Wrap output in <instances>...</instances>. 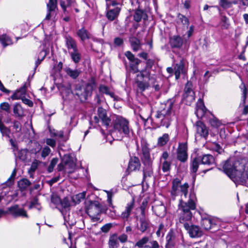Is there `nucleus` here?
Returning a JSON list of instances; mask_svg holds the SVG:
<instances>
[{
	"instance_id": "49530a36",
	"label": "nucleus",
	"mask_w": 248,
	"mask_h": 248,
	"mask_svg": "<svg viewBox=\"0 0 248 248\" xmlns=\"http://www.w3.org/2000/svg\"><path fill=\"white\" fill-rule=\"evenodd\" d=\"M0 42L4 47L12 44L11 39L5 34L0 36Z\"/></svg>"
},
{
	"instance_id": "f257e3e1",
	"label": "nucleus",
	"mask_w": 248,
	"mask_h": 248,
	"mask_svg": "<svg viewBox=\"0 0 248 248\" xmlns=\"http://www.w3.org/2000/svg\"><path fill=\"white\" fill-rule=\"evenodd\" d=\"M247 162L248 160L245 158L236 160L229 159L223 165L222 169L229 177L234 178L239 181Z\"/></svg>"
},
{
	"instance_id": "6e6d98bb",
	"label": "nucleus",
	"mask_w": 248,
	"mask_h": 248,
	"mask_svg": "<svg viewBox=\"0 0 248 248\" xmlns=\"http://www.w3.org/2000/svg\"><path fill=\"white\" fill-rule=\"evenodd\" d=\"M158 247L159 245L156 241L151 240L143 248H158Z\"/></svg>"
},
{
	"instance_id": "5fc2aeb1",
	"label": "nucleus",
	"mask_w": 248,
	"mask_h": 248,
	"mask_svg": "<svg viewBox=\"0 0 248 248\" xmlns=\"http://www.w3.org/2000/svg\"><path fill=\"white\" fill-rule=\"evenodd\" d=\"M58 162V158H53L51 160V162L48 167L47 171L49 172H52L54 169V167L56 166V165L57 164Z\"/></svg>"
},
{
	"instance_id": "7c9ffc66",
	"label": "nucleus",
	"mask_w": 248,
	"mask_h": 248,
	"mask_svg": "<svg viewBox=\"0 0 248 248\" xmlns=\"http://www.w3.org/2000/svg\"><path fill=\"white\" fill-rule=\"evenodd\" d=\"M17 185L19 189L21 191H23L31 185V182L27 179L23 178L18 182Z\"/></svg>"
},
{
	"instance_id": "f03ea898",
	"label": "nucleus",
	"mask_w": 248,
	"mask_h": 248,
	"mask_svg": "<svg viewBox=\"0 0 248 248\" xmlns=\"http://www.w3.org/2000/svg\"><path fill=\"white\" fill-rule=\"evenodd\" d=\"M113 134L117 136V140H121L123 137H128L132 130L129 127V122L121 116H117L113 123Z\"/></svg>"
},
{
	"instance_id": "ea45409f",
	"label": "nucleus",
	"mask_w": 248,
	"mask_h": 248,
	"mask_svg": "<svg viewBox=\"0 0 248 248\" xmlns=\"http://www.w3.org/2000/svg\"><path fill=\"white\" fill-rule=\"evenodd\" d=\"M219 24L222 29H228L230 26L229 18L224 16H221Z\"/></svg>"
},
{
	"instance_id": "412c9836",
	"label": "nucleus",
	"mask_w": 248,
	"mask_h": 248,
	"mask_svg": "<svg viewBox=\"0 0 248 248\" xmlns=\"http://www.w3.org/2000/svg\"><path fill=\"white\" fill-rule=\"evenodd\" d=\"M108 9L107 13V17L110 21H113L118 16L121 9L118 7H115L113 9H110V7Z\"/></svg>"
},
{
	"instance_id": "338daca9",
	"label": "nucleus",
	"mask_w": 248,
	"mask_h": 248,
	"mask_svg": "<svg viewBox=\"0 0 248 248\" xmlns=\"http://www.w3.org/2000/svg\"><path fill=\"white\" fill-rule=\"evenodd\" d=\"M107 8H109L111 6H115L118 4L117 0H105Z\"/></svg>"
},
{
	"instance_id": "c756f323",
	"label": "nucleus",
	"mask_w": 248,
	"mask_h": 248,
	"mask_svg": "<svg viewBox=\"0 0 248 248\" xmlns=\"http://www.w3.org/2000/svg\"><path fill=\"white\" fill-rule=\"evenodd\" d=\"M65 161H64V165L65 166V170L69 169V170L67 171L69 173H72L73 170L75 169L76 165L75 163L71 159V158L67 155H65Z\"/></svg>"
},
{
	"instance_id": "4d7b16f0",
	"label": "nucleus",
	"mask_w": 248,
	"mask_h": 248,
	"mask_svg": "<svg viewBox=\"0 0 248 248\" xmlns=\"http://www.w3.org/2000/svg\"><path fill=\"white\" fill-rule=\"evenodd\" d=\"M0 108L7 112H9L10 105L7 102H3L0 104Z\"/></svg>"
},
{
	"instance_id": "0eeeda50",
	"label": "nucleus",
	"mask_w": 248,
	"mask_h": 248,
	"mask_svg": "<svg viewBox=\"0 0 248 248\" xmlns=\"http://www.w3.org/2000/svg\"><path fill=\"white\" fill-rule=\"evenodd\" d=\"M101 204L96 201L91 202L86 208V213L93 222L100 220V214L102 212Z\"/></svg>"
},
{
	"instance_id": "603ef678",
	"label": "nucleus",
	"mask_w": 248,
	"mask_h": 248,
	"mask_svg": "<svg viewBox=\"0 0 248 248\" xmlns=\"http://www.w3.org/2000/svg\"><path fill=\"white\" fill-rule=\"evenodd\" d=\"M125 56L129 60L130 62H136L137 63L138 62H139V59L135 58L134 55L130 51H126L125 52Z\"/></svg>"
},
{
	"instance_id": "f8f14e48",
	"label": "nucleus",
	"mask_w": 248,
	"mask_h": 248,
	"mask_svg": "<svg viewBox=\"0 0 248 248\" xmlns=\"http://www.w3.org/2000/svg\"><path fill=\"white\" fill-rule=\"evenodd\" d=\"M8 213L15 217H22L28 218V215L26 211L23 208H19V205L17 204H15L9 207L8 208Z\"/></svg>"
},
{
	"instance_id": "37998d69",
	"label": "nucleus",
	"mask_w": 248,
	"mask_h": 248,
	"mask_svg": "<svg viewBox=\"0 0 248 248\" xmlns=\"http://www.w3.org/2000/svg\"><path fill=\"white\" fill-rule=\"evenodd\" d=\"M247 179L248 180V161L240 176L239 182L242 185H244L247 182Z\"/></svg>"
},
{
	"instance_id": "58836bf2",
	"label": "nucleus",
	"mask_w": 248,
	"mask_h": 248,
	"mask_svg": "<svg viewBox=\"0 0 248 248\" xmlns=\"http://www.w3.org/2000/svg\"><path fill=\"white\" fill-rule=\"evenodd\" d=\"M170 139V136L168 134L165 133L162 136L158 138L157 140V145L159 146H163L166 145Z\"/></svg>"
},
{
	"instance_id": "20e7f679",
	"label": "nucleus",
	"mask_w": 248,
	"mask_h": 248,
	"mask_svg": "<svg viewBox=\"0 0 248 248\" xmlns=\"http://www.w3.org/2000/svg\"><path fill=\"white\" fill-rule=\"evenodd\" d=\"M96 84L94 78H91L83 86L77 87L75 90V94L79 98L81 101H85L89 96H91L93 91L96 88Z\"/></svg>"
},
{
	"instance_id": "9d476101",
	"label": "nucleus",
	"mask_w": 248,
	"mask_h": 248,
	"mask_svg": "<svg viewBox=\"0 0 248 248\" xmlns=\"http://www.w3.org/2000/svg\"><path fill=\"white\" fill-rule=\"evenodd\" d=\"M57 9V0H49L46 4L47 14L45 19L50 20L54 18L56 15V9Z\"/></svg>"
},
{
	"instance_id": "2eb2a0df",
	"label": "nucleus",
	"mask_w": 248,
	"mask_h": 248,
	"mask_svg": "<svg viewBox=\"0 0 248 248\" xmlns=\"http://www.w3.org/2000/svg\"><path fill=\"white\" fill-rule=\"evenodd\" d=\"M174 74L176 79L179 78L181 74H185L186 72L185 68V61L182 59L178 63L175 64L174 67Z\"/></svg>"
},
{
	"instance_id": "3c124183",
	"label": "nucleus",
	"mask_w": 248,
	"mask_h": 248,
	"mask_svg": "<svg viewBox=\"0 0 248 248\" xmlns=\"http://www.w3.org/2000/svg\"><path fill=\"white\" fill-rule=\"evenodd\" d=\"M153 174V169L151 167V165L147 166L146 168L143 170V177L146 178L147 177H151Z\"/></svg>"
},
{
	"instance_id": "4be33fe9",
	"label": "nucleus",
	"mask_w": 248,
	"mask_h": 248,
	"mask_svg": "<svg viewBox=\"0 0 248 248\" xmlns=\"http://www.w3.org/2000/svg\"><path fill=\"white\" fill-rule=\"evenodd\" d=\"M133 18L134 20L136 22H139L142 19H143L144 20H147L148 16L144 10L138 9H136L135 11L134 14L133 15Z\"/></svg>"
},
{
	"instance_id": "f3484780",
	"label": "nucleus",
	"mask_w": 248,
	"mask_h": 248,
	"mask_svg": "<svg viewBox=\"0 0 248 248\" xmlns=\"http://www.w3.org/2000/svg\"><path fill=\"white\" fill-rule=\"evenodd\" d=\"M197 133L201 136L206 138L208 135V130L206 125L202 122L198 121L196 123Z\"/></svg>"
},
{
	"instance_id": "1a4fd4ad",
	"label": "nucleus",
	"mask_w": 248,
	"mask_h": 248,
	"mask_svg": "<svg viewBox=\"0 0 248 248\" xmlns=\"http://www.w3.org/2000/svg\"><path fill=\"white\" fill-rule=\"evenodd\" d=\"M183 99L186 104L189 105L195 100V93L192 89V83L191 81H187L186 85Z\"/></svg>"
},
{
	"instance_id": "a878e982",
	"label": "nucleus",
	"mask_w": 248,
	"mask_h": 248,
	"mask_svg": "<svg viewBox=\"0 0 248 248\" xmlns=\"http://www.w3.org/2000/svg\"><path fill=\"white\" fill-rule=\"evenodd\" d=\"M134 200H132V201L127 204L125 211L121 214L122 217L123 218H127L129 217L131 212L134 208Z\"/></svg>"
},
{
	"instance_id": "774afa93",
	"label": "nucleus",
	"mask_w": 248,
	"mask_h": 248,
	"mask_svg": "<svg viewBox=\"0 0 248 248\" xmlns=\"http://www.w3.org/2000/svg\"><path fill=\"white\" fill-rule=\"evenodd\" d=\"M156 234L158 236L163 235L164 234V225L160 224L159 226L158 230L156 231Z\"/></svg>"
},
{
	"instance_id": "cd10ccee",
	"label": "nucleus",
	"mask_w": 248,
	"mask_h": 248,
	"mask_svg": "<svg viewBox=\"0 0 248 248\" xmlns=\"http://www.w3.org/2000/svg\"><path fill=\"white\" fill-rule=\"evenodd\" d=\"M108 244L109 248H117L119 244L117 234H113L110 235Z\"/></svg>"
},
{
	"instance_id": "680f3d73",
	"label": "nucleus",
	"mask_w": 248,
	"mask_h": 248,
	"mask_svg": "<svg viewBox=\"0 0 248 248\" xmlns=\"http://www.w3.org/2000/svg\"><path fill=\"white\" fill-rule=\"evenodd\" d=\"M61 200L57 195L52 196L51 197V202L56 206L60 205Z\"/></svg>"
},
{
	"instance_id": "7ed1b4c3",
	"label": "nucleus",
	"mask_w": 248,
	"mask_h": 248,
	"mask_svg": "<svg viewBox=\"0 0 248 248\" xmlns=\"http://www.w3.org/2000/svg\"><path fill=\"white\" fill-rule=\"evenodd\" d=\"M195 199V195L194 194H190L189 199L187 202H183L182 198L180 200L179 209L183 212V214L180 218V222L181 223H182V221H188L191 218L192 214L190 210L195 209L196 207Z\"/></svg>"
},
{
	"instance_id": "a211bd4d",
	"label": "nucleus",
	"mask_w": 248,
	"mask_h": 248,
	"mask_svg": "<svg viewBox=\"0 0 248 248\" xmlns=\"http://www.w3.org/2000/svg\"><path fill=\"white\" fill-rule=\"evenodd\" d=\"M97 111L99 118L104 124L108 127L110 123V119L107 116L106 110L102 107H99Z\"/></svg>"
},
{
	"instance_id": "69168bd1",
	"label": "nucleus",
	"mask_w": 248,
	"mask_h": 248,
	"mask_svg": "<svg viewBox=\"0 0 248 248\" xmlns=\"http://www.w3.org/2000/svg\"><path fill=\"white\" fill-rule=\"evenodd\" d=\"M209 123L211 125L214 127H218L219 126L220 124L219 121L216 118L210 119Z\"/></svg>"
},
{
	"instance_id": "c85d7f7f",
	"label": "nucleus",
	"mask_w": 248,
	"mask_h": 248,
	"mask_svg": "<svg viewBox=\"0 0 248 248\" xmlns=\"http://www.w3.org/2000/svg\"><path fill=\"white\" fill-rule=\"evenodd\" d=\"M99 91L101 93L106 94L109 95L111 98L116 99V96L114 93L110 90V89L104 85H100L99 87Z\"/></svg>"
},
{
	"instance_id": "13d9d810",
	"label": "nucleus",
	"mask_w": 248,
	"mask_h": 248,
	"mask_svg": "<svg viewBox=\"0 0 248 248\" xmlns=\"http://www.w3.org/2000/svg\"><path fill=\"white\" fill-rule=\"evenodd\" d=\"M0 131L3 136H9L10 130L7 127H5L3 124L0 126Z\"/></svg>"
},
{
	"instance_id": "e433bc0d",
	"label": "nucleus",
	"mask_w": 248,
	"mask_h": 248,
	"mask_svg": "<svg viewBox=\"0 0 248 248\" xmlns=\"http://www.w3.org/2000/svg\"><path fill=\"white\" fill-rule=\"evenodd\" d=\"M129 40L133 50L134 51H138L140 48V41L135 37H131Z\"/></svg>"
},
{
	"instance_id": "423d86ee",
	"label": "nucleus",
	"mask_w": 248,
	"mask_h": 248,
	"mask_svg": "<svg viewBox=\"0 0 248 248\" xmlns=\"http://www.w3.org/2000/svg\"><path fill=\"white\" fill-rule=\"evenodd\" d=\"M189 185L188 183H185L182 184L181 181L178 178L174 179L172 182V187L170 191L171 198L175 200V197L178 196L186 197Z\"/></svg>"
},
{
	"instance_id": "aec40b11",
	"label": "nucleus",
	"mask_w": 248,
	"mask_h": 248,
	"mask_svg": "<svg viewBox=\"0 0 248 248\" xmlns=\"http://www.w3.org/2000/svg\"><path fill=\"white\" fill-rule=\"evenodd\" d=\"M140 167V163L139 159L136 156L131 157L128 167V170L130 171L139 170Z\"/></svg>"
},
{
	"instance_id": "6e6552de",
	"label": "nucleus",
	"mask_w": 248,
	"mask_h": 248,
	"mask_svg": "<svg viewBox=\"0 0 248 248\" xmlns=\"http://www.w3.org/2000/svg\"><path fill=\"white\" fill-rule=\"evenodd\" d=\"M149 72L146 70L141 71L139 74L137 75L136 83L140 92L144 91L149 86V83L144 79L145 78L149 79Z\"/></svg>"
},
{
	"instance_id": "9b49d317",
	"label": "nucleus",
	"mask_w": 248,
	"mask_h": 248,
	"mask_svg": "<svg viewBox=\"0 0 248 248\" xmlns=\"http://www.w3.org/2000/svg\"><path fill=\"white\" fill-rule=\"evenodd\" d=\"M187 146L186 143H180L177 151V158L182 162L187 159Z\"/></svg>"
},
{
	"instance_id": "5701e85b",
	"label": "nucleus",
	"mask_w": 248,
	"mask_h": 248,
	"mask_svg": "<svg viewBox=\"0 0 248 248\" xmlns=\"http://www.w3.org/2000/svg\"><path fill=\"white\" fill-rule=\"evenodd\" d=\"M199 160L201 163L204 165H212L215 163V160L214 156L209 154H205L202 156H198Z\"/></svg>"
},
{
	"instance_id": "79ce46f5",
	"label": "nucleus",
	"mask_w": 248,
	"mask_h": 248,
	"mask_svg": "<svg viewBox=\"0 0 248 248\" xmlns=\"http://www.w3.org/2000/svg\"><path fill=\"white\" fill-rule=\"evenodd\" d=\"M86 196V192H83L80 193H78L77 195L73 196L72 197V200L73 202L75 203V204H78L81 201V200H83Z\"/></svg>"
},
{
	"instance_id": "8fccbe9b",
	"label": "nucleus",
	"mask_w": 248,
	"mask_h": 248,
	"mask_svg": "<svg viewBox=\"0 0 248 248\" xmlns=\"http://www.w3.org/2000/svg\"><path fill=\"white\" fill-rule=\"evenodd\" d=\"M60 205L64 209H69L70 206V203L68 198L67 197H65L62 200H61Z\"/></svg>"
},
{
	"instance_id": "e2e57ef3",
	"label": "nucleus",
	"mask_w": 248,
	"mask_h": 248,
	"mask_svg": "<svg viewBox=\"0 0 248 248\" xmlns=\"http://www.w3.org/2000/svg\"><path fill=\"white\" fill-rule=\"evenodd\" d=\"M46 142L47 145L50 146L52 148H54L56 145V141L55 140L47 138L46 139Z\"/></svg>"
},
{
	"instance_id": "bb28decb",
	"label": "nucleus",
	"mask_w": 248,
	"mask_h": 248,
	"mask_svg": "<svg viewBox=\"0 0 248 248\" xmlns=\"http://www.w3.org/2000/svg\"><path fill=\"white\" fill-rule=\"evenodd\" d=\"M214 225L215 224L211 218H204L201 221L202 227L205 230L211 229Z\"/></svg>"
},
{
	"instance_id": "c03bdc74",
	"label": "nucleus",
	"mask_w": 248,
	"mask_h": 248,
	"mask_svg": "<svg viewBox=\"0 0 248 248\" xmlns=\"http://www.w3.org/2000/svg\"><path fill=\"white\" fill-rule=\"evenodd\" d=\"M240 88L241 89L242 92V99L243 102L244 104H246V98L247 95L248 93V87L246 86V85L244 83H242L240 86Z\"/></svg>"
},
{
	"instance_id": "864d4df0",
	"label": "nucleus",
	"mask_w": 248,
	"mask_h": 248,
	"mask_svg": "<svg viewBox=\"0 0 248 248\" xmlns=\"http://www.w3.org/2000/svg\"><path fill=\"white\" fill-rule=\"evenodd\" d=\"M140 61L139 60L138 62H130L129 64L130 70L134 73H136L139 71L138 65L140 63Z\"/></svg>"
},
{
	"instance_id": "473e14b6",
	"label": "nucleus",
	"mask_w": 248,
	"mask_h": 248,
	"mask_svg": "<svg viewBox=\"0 0 248 248\" xmlns=\"http://www.w3.org/2000/svg\"><path fill=\"white\" fill-rule=\"evenodd\" d=\"M77 34L82 41H84L86 39L90 38V34L84 28H82L78 30L77 32Z\"/></svg>"
},
{
	"instance_id": "f704fd0d",
	"label": "nucleus",
	"mask_w": 248,
	"mask_h": 248,
	"mask_svg": "<svg viewBox=\"0 0 248 248\" xmlns=\"http://www.w3.org/2000/svg\"><path fill=\"white\" fill-rule=\"evenodd\" d=\"M13 112L16 117L21 118L24 115V110L21 105L18 103H16L14 105L13 107Z\"/></svg>"
},
{
	"instance_id": "6ab92c4d",
	"label": "nucleus",
	"mask_w": 248,
	"mask_h": 248,
	"mask_svg": "<svg viewBox=\"0 0 248 248\" xmlns=\"http://www.w3.org/2000/svg\"><path fill=\"white\" fill-rule=\"evenodd\" d=\"M170 44L172 48H180L183 44V39L179 35H173L170 39Z\"/></svg>"
},
{
	"instance_id": "2f4dec72",
	"label": "nucleus",
	"mask_w": 248,
	"mask_h": 248,
	"mask_svg": "<svg viewBox=\"0 0 248 248\" xmlns=\"http://www.w3.org/2000/svg\"><path fill=\"white\" fill-rule=\"evenodd\" d=\"M69 53L71 59L75 63H78L81 60V55L79 52L78 48L76 50H72V51H70Z\"/></svg>"
},
{
	"instance_id": "c9c22d12",
	"label": "nucleus",
	"mask_w": 248,
	"mask_h": 248,
	"mask_svg": "<svg viewBox=\"0 0 248 248\" xmlns=\"http://www.w3.org/2000/svg\"><path fill=\"white\" fill-rule=\"evenodd\" d=\"M64 71L69 77L73 79H76L79 75L80 71L78 69L72 70L69 67H66L64 69Z\"/></svg>"
},
{
	"instance_id": "a19ab883",
	"label": "nucleus",
	"mask_w": 248,
	"mask_h": 248,
	"mask_svg": "<svg viewBox=\"0 0 248 248\" xmlns=\"http://www.w3.org/2000/svg\"><path fill=\"white\" fill-rule=\"evenodd\" d=\"M149 226V223L147 220H146L145 218H141L140 220V226L139 227V229L142 232H145Z\"/></svg>"
},
{
	"instance_id": "72a5a7b5",
	"label": "nucleus",
	"mask_w": 248,
	"mask_h": 248,
	"mask_svg": "<svg viewBox=\"0 0 248 248\" xmlns=\"http://www.w3.org/2000/svg\"><path fill=\"white\" fill-rule=\"evenodd\" d=\"M60 5L62 9L64 15H69L72 12V10L71 7L72 6H68V3H66L65 1L61 0L60 1Z\"/></svg>"
},
{
	"instance_id": "4c0bfd02",
	"label": "nucleus",
	"mask_w": 248,
	"mask_h": 248,
	"mask_svg": "<svg viewBox=\"0 0 248 248\" xmlns=\"http://www.w3.org/2000/svg\"><path fill=\"white\" fill-rule=\"evenodd\" d=\"M200 163L198 157H195L191 160L190 170L192 172L195 173L197 171Z\"/></svg>"
},
{
	"instance_id": "a18cd8bd",
	"label": "nucleus",
	"mask_w": 248,
	"mask_h": 248,
	"mask_svg": "<svg viewBox=\"0 0 248 248\" xmlns=\"http://www.w3.org/2000/svg\"><path fill=\"white\" fill-rule=\"evenodd\" d=\"M150 241L151 240L149 239V238L148 237L145 236L142 237L139 241H138L136 243V246L140 248H143L144 247L147 245V244L149 243Z\"/></svg>"
},
{
	"instance_id": "39448f33",
	"label": "nucleus",
	"mask_w": 248,
	"mask_h": 248,
	"mask_svg": "<svg viewBox=\"0 0 248 248\" xmlns=\"http://www.w3.org/2000/svg\"><path fill=\"white\" fill-rule=\"evenodd\" d=\"M173 103L171 100H168L163 105L162 109L157 112L156 118L161 119V125L168 128L170 125V115L172 113V108Z\"/></svg>"
},
{
	"instance_id": "393cba45",
	"label": "nucleus",
	"mask_w": 248,
	"mask_h": 248,
	"mask_svg": "<svg viewBox=\"0 0 248 248\" xmlns=\"http://www.w3.org/2000/svg\"><path fill=\"white\" fill-rule=\"evenodd\" d=\"M26 92V85L24 84L18 90L16 91L12 96L13 100L21 99L24 97Z\"/></svg>"
},
{
	"instance_id": "bf43d9fd",
	"label": "nucleus",
	"mask_w": 248,
	"mask_h": 248,
	"mask_svg": "<svg viewBox=\"0 0 248 248\" xmlns=\"http://www.w3.org/2000/svg\"><path fill=\"white\" fill-rule=\"evenodd\" d=\"M65 157L64 155L62 159V162L60 163L57 167V170L58 171H62L64 170L66 171L67 170H65V166L64 165V161H65Z\"/></svg>"
},
{
	"instance_id": "09e8293b",
	"label": "nucleus",
	"mask_w": 248,
	"mask_h": 248,
	"mask_svg": "<svg viewBox=\"0 0 248 248\" xmlns=\"http://www.w3.org/2000/svg\"><path fill=\"white\" fill-rule=\"evenodd\" d=\"M161 169L163 172H168L170 171L171 166V162L168 161L160 162Z\"/></svg>"
},
{
	"instance_id": "0e129e2a",
	"label": "nucleus",
	"mask_w": 248,
	"mask_h": 248,
	"mask_svg": "<svg viewBox=\"0 0 248 248\" xmlns=\"http://www.w3.org/2000/svg\"><path fill=\"white\" fill-rule=\"evenodd\" d=\"M112 227V224L111 223H107L104 226H103L101 230L103 232H108L111 228Z\"/></svg>"
},
{
	"instance_id": "052dcab7",
	"label": "nucleus",
	"mask_w": 248,
	"mask_h": 248,
	"mask_svg": "<svg viewBox=\"0 0 248 248\" xmlns=\"http://www.w3.org/2000/svg\"><path fill=\"white\" fill-rule=\"evenodd\" d=\"M51 150L48 146H45L42 150L41 155L43 157H46L50 154Z\"/></svg>"
},
{
	"instance_id": "de8ad7c7",
	"label": "nucleus",
	"mask_w": 248,
	"mask_h": 248,
	"mask_svg": "<svg viewBox=\"0 0 248 248\" xmlns=\"http://www.w3.org/2000/svg\"><path fill=\"white\" fill-rule=\"evenodd\" d=\"M175 239V235L173 232L170 231L166 236V240L167 241V245L170 246H172L174 244V240Z\"/></svg>"
},
{
	"instance_id": "dca6fc26",
	"label": "nucleus",
	"mask_w": 248,
	"mask_h": 248,
	"mask_svg": "<svg viewBox=\"0 0 248 248\" xmlns=\"http://www.w3.org/2000/svg\"><path fill=\"white\" fill-rule=\"evenodd\" d=\"M64 40L68 52L78 48L76 40L70 35H66L64 36Z\"/></svg>"
},
{
	"instance_id": "4468645a",
	"label": "nucleus",
	"mask_w": 248,
	"mask_h": 248,
	"mask_svg": "<svg viewBox=\"0 0 248 248\" xmlns=\"http://www.w3.org/2000/svg\"><path fill=\"white\" fill-rule=\"evenodd\" d=\"M141 149L142 153L141 159L143 163L147 166L151 165L152 161L150 157L149 149L146 143H144L142 144Z\"/></svg>"
},
{
	"instance_id": "ddd939ff",
	"label": "nucleus",
	"mask_w": 248,
	"mask_h": 248,
	"mask_svg": "<svg viewBox=\"0 0 248 248\" xmlns=\"http://www.w3.org/2000/svg\"><path fill=\"white\" fill-rule=\"evenodd\" d=\"M184 223V227L186 231H187L189 235L191 237H198L202 235L201 232L200 231L199 228L195 225H190L187 222L182 221Z\"/></svg>"
},
{
	"instance_id": "b1692460",
	"label": "nucleus",
	"mask_w": 248,
	"mask_h": 248,
	"mask_svg": "<svg viewBox=\"0 0 248 248\" xmlns=\"http://www.w3.org/2000/svg\"><path fill=\"white\" fill-rule=\"evenodd\" d=\"M206 108L202 100H199L197 105L196 114L199 118H202L205 114Z\"/></svg>"
}]
</instances>
